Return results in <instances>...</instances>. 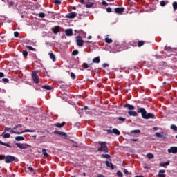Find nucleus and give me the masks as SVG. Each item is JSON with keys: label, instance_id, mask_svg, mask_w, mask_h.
<instances>
[{"label": "nucleus", "instance_id": "obj_1", "mask_svg": "<svg viewBox=\"0 0 177 177\" xmlns=\"http://www.w3.org/2000/svg\"><path fill=\"white\" fill-rule=\"evenodd\" d=\"M137 112L138 114H141V116L144 120H156V115L153 113H147V111L145 108H140L139 106H137Z\"/></svg>", "mask_w": 177, "mask_h": 177}, {"label": "nucleus", "instance_id": "obj_2", "mask_svg": "<svg viewBox=\"0 0 177 177\" xmlns=\"http://www.w3.org/2000/svg\"><path fill=\"white\" fill-rule=\"evenodd\" d=\"M98 145H100V147L97 148V151H102V153H109V147H107L106 142L99 141Z\"/></svg>", "mask_w": 177, "mask_h": 177}, {"label": "nucleus", "instance_id": "obj_3", "mask_svg": "<svg viewBox=\"0 0 177 177\" xmlns=\"http://www.w3.org/2000/svg\"><path fill=\"white\" fill-rule=\"evenodd\" d=\"M4 160L6 164H12L13 161H15V162H19V158L10 155L6 156Z\"/></svg>", "mask_w": 177, "mask_h": 177}, {"label": "nucleus", "instance_id": "obj_4", "mask_svg": "<svg viewBox=\"0 0 177 177\" xmlns=\"http://www.w3.org/2000/svg\"><path fill=\"white\" fill-rule=\"evenodd\" d=\"M38 71H33L32 72V78L35 84H39V77L37 75Z\"/></svg>", "mask_w": 177, "mask_h": 177}, {"label": "nucleus", "instance_id": "obj_5", "mask_svg": "<svg viewBox=\"0 0 177 177\" xmlns=\"http://www.w3.org/2000/svg\"><path fill=\"white\" fill-rule=\"evenodd\" d=\"M10 133H15V135H21V133H26V132H35V130L26 129L22 131H15L13 130L10 131Z\"/></svg>", "mask_w": 177, "mask_h": 177}, {"label": "nucleus", "instance_id": "obj_6", "mask_svg": "<svg viewBox=\"0 0 177 177\" xmlns=\"http://www.w3.org/2000/svg\"><path fill=\"white\" fill-rule=\"evenodd\" d=\"M84 40L82 39V37L77 36L76 37V45L77 46H84Z\"/></svg>", "mask_w": 177, "mask_h": 177}, {"label": "nucleus", "instance_id": "obj_7", "mask_svg": "<svg viewBox=\"0 0 177 177\" xmlns=\"http://www.w3.org/2000/svg\"><path fill=\"white\" fill-rule=\"evenodd\" d=\"M106 132H107V133H109L110 135H111L113 133H115V135H118V136L121 135V132H120L118 131V129H113L112 130L111 129H107Z\"/></svg>", "mask_w": 177, "mask_h": 177}, {"label": "nucleus", "instance_id": "obj_8", "mask_svg": "<svg viewBox=\"0 0 177 177\" xmlns=\"http://www.w3.org/2000/svg\"><path fill=\"white\" fill-rule=\"evenodd\" d=\"M16 146H17L19 147V149H28V147H30V145H28V144H21L20 142H16L15 143Z\"/></svg>", "mask_w": 177, "mask_h": 177}, {"label": "nucleus", "instance_id": "obj_9", "mask_svg": "<svg viewBox=\"0 0 177 177\" xmlns=\"http://www.w3.org/2000/svg\"><path fill=\"white\" fill-rule=\"evenodd\" d=\"M112 50H113L114 52H121V50H122V49L121 48V45L118 44H115L113 45Z\"/></svg>", "mask_w": 177, "mask_h": 177}, {"label": "nucleus", "instance_id": "obj_10", "mask_svg": "<svg viewBox=\"0 0 177 177\" xmlns=\"http://www.w3.org/2000/svg\"><path fill=\"white\" fill-rule=\"evenodd\" d=\"M115 10V13H116L117 15H122V13H124V10H125V8H115L114 9Z\"/></svg>", "mask_w": 177, "mask_h": 177}, {"label": "nucleus", "instance_id": "obj_11", "mask_svg": "<svg viewBox=\"0 0 177 177\" xmlns=\"http://www.w3.org/2000/svg\"><path fill=\"white\" fill-rule=\"evenodd\" d=\"M77 13L75 12H70V13H68L66 15V17L67 19H75V17H77Z\"/></svg>", "mask_w": 177, "mask_h": 177}, {"label": "nucleus", "instance_id": "obj_12", "mask_svg": "<svg viewBox=\"0 0 177 177\" xmlns=\"http://www.w3.org/2000/svg\"><path fill=\"white\" fill-rule=\"evenodd\" d=\"M54 133L55 135H59V136H64L65 138H67V136H68L65 132L59 131H57V130H55L54 131Z\"/></svg>", "mask_w": 177, "mask_h": 177}, {"label": "nucleus", "instance_id": "obj_13", "mask_svg": "<svg viewBox=\"0 0 177 177\" xmlns=\"http://www.w3.org/2000/svg\"><path fill=\"white\" fill-rule=\"evenodd\" d=\"M168 153H172L173 154H176L177 153V147H171L167 149Z\"/></svg>", "mask_w": 177, "mask_h": 177}, {"label": "nucleus", "instance_id": "obj_14", "mask_svg": "<svg viewBox=\"0 0 177 177\" xmlns=\"http://www.w3.org/2000/svg\"><path fill=\"white\" fill-rule=\"evenodd\" d=\"M52 31H53V34H55V35H57L59 31H60V26H55V27H53L52 28Z\"/></svg>", "mask_w": 177, "mask_h": 177}, {"label": "nucleus", "instance_id": "obj_15", "mask_svg": "<svg viewBox=\"0 0 177 177\" xmlns=\"http://www.w3.org/2000/svg\"><path fill=\"white\" fill-rule=\"evenodd\" d=\"M124 109H128V110H130V111H132V110H135V106L133 105H131L129 104H126L124 105Z\"/></svg>", "mask_w": 177, "mask_h": 177}, {"label": "nucleus", "instance_id": "obj_16", "mask_svg": "<svg viewBox=\"0 0 177 177\" xmlns=\"http://www.w3.org/2000/svg\"><path fill=\"white\" fill-rule=\"evenodd\" d=\"M65 34L67 37H72V35H73V29H66L65 30Z\"/></svg>", "mask_w": 177, "mask_h": 177}, {"label": "nucleus", "instance_id": "obj_17", "mask_svg": "<svg viewBox=\"0 0 177 177\" xmlns=\"http://www.w3.org/2000/svg\"><path fill=\"white\" fill-rule=\"evenodd\" d=\"M128 114H129V115H131V117H138V112H136V111H129Z\"/></svg>", "mask_w": 177, "mask_h": 177}, {"label": "nucleus", "instance_id": "obj_18", "mask_svg": "<svg viewBox=\"0 0 177 177\" xmlns=\"http://www.w3.org/2000/svg\"><path fill=\"white\" fill-rule=\"evenodd\" d=\"M64 125H66V122H62V123H55L54 124V126L57 128H62V127H64Z\"/></svg>", "mask_w": 177, "mask_h": 177}, {"label": "nucleus", "instance_id": "obj_19", "mask_svg": "<svg viewBox=\"0 0 177 177\" xmlns=\"http://www.w3.org/2000/svg\"><path fill=\"white\" fill-rule=\"evenodd\" d=\"M105 164L106 167H109V168H111V169H114V165H113V163L109 162V161H106Z\"/></svg>", "mask_w": 177, "mask_h": 177}, {"label": "nucleus", "instance_id": "obj_20", "mask_svg": "<svg viewBox=\"0 0 177 177\" xmlns=\"http://www.w3.org/2000/svg\"><path fill=\"white\" fill-rule=\"evenodd\" d=\"M48 55L50 56V59H51L53 62H55L56 60V56H55L54 53H52V51L49 53Z\"/></svg>", "mask_w": 177, "mask_h": 177}, {"label": "nucleus", "instance_id": "obj_21", "mask_svg": "<svg viewBox=\"0 0 177 177\" xmlns=\"http://www.w3.org/2000/svg\"><path fill=\"white\" fill-rule=\"evenodd\" d=\"M165 170H160L159 173L158 174V176H159V177H165Z\"/></svg>", "mask_w": 177, "mask_h": 177}, {"label": "nucleus", "instance_id": "obj_22", "mask_svg": "<svg viewBox=\"0 0 177 177\" xmlns=\"http://www.w3.org/2000/svg\"><path fill=\"white\" fill-rule=\"evenodd\" d=\"M43 89H46V91H52V87L49 85H44L41 86Z\"/></svg>", "mask_w": 177, "mask_h": 177}, {"label": "nucleus", "instance_id": "obj_23", "mask_svg": "<svg viewBox=\"0 0 177 177\" xmlns=\"http://www.w3.org/2000/svg\"><path fill=\"white\" fill-rule=\"evenodd\" d=\"M0 145H1L2 146H6L7 147H10V148L13 147H12V145H10L6 142H3L1 140H0Z\"/></svg>", "mask_w": 177, "mask_h": 177}, {"label": "nucleus", "instance_id": "obj_24", "mask_svg": "<svg viewBox=\"0 0 177 177\" xmlns=\"http://www.w3.org/2000/svg\"><path fill=\"white\" fill-rule=\"evenodd\" d=\"M93 63H100V57H96L93 59Z\"/></svg>", "mask_w": 177, "mask_h": 177}, {"label": "nucleus", "instance_id": "obj_25", "mask_svg": "<svg viewBox=\"0 0 177 177\" xmlns=\"http://www.w3.org/2000/svg\"><path fill=\"white\" fill-rule=\"evenodd\" d=\"M15 140H17V142H21L22 140H24V137L17 136V137H15Z\"/></svg>", "mask_w": 177, "mask_h": 177}, {"label": "nucleus", "instance_id": "obj_26", "mask_svg": "<svg viewBox=\"0 0 177 177\" xmlns=\"http://www.w3.org/2000/svg\"><path fill=\"white\" fill-rule=\"evenodd\" d=\"M93 5H95V3H92V2H87L86 4V8H92V6H93Z\"/></svg>", "mask_w": 177, "mask_h": 177}, {"label": "nucleus", "instance_id": "obj_27", "mask_svg": "<svg viewBox=\"0 0 177 177\" xmlns=\"http://www.w3.org/2000/svg\"><path fill=\"white\" fill-rule=\"evenodd\" d=\"M159 165L160 167H167V165H169V161H167L166 162H160Z\"/></svg>", "mask_w": 177, "mask_h": 177}, {"label": "nucleus", "instance_id": "obj_28", "mask_svg": "<svg viewBox=\"0 0 177 177\" xmlns=\"http://www.w3.org/2000/svg\"><path fill=\"white\" fill-rule=\"evenodd\" d=\"M8 3V6L9 8H12V6H13V5H15V1H7Z\"/></svg>", "mask_w": 177, "mask_h": 177}, {"label": "nucleus", "instance_id": "obj_29", "mask_svg": "<svg viewBox=\"0 0 177 177\" xmlns=\"http://www.w3.org/2000/svg\"><path fill=\"white\" fill-rule=\"evenodd\" d=\"M147 157L149 158V160H151V158H154V155L153 153H149L147 154Z\"/></svg>", "mask_w": 177, "mask_h": 177}, {"label": "nucleus", "instance_id": "obj_30", "mask_svg": "<svg viewBox=\"0 0 177 177\" xmlns=\"http://www.w3.org/2000/svg\"><path fill=\"white\" fill-rule=\"evenodd\" d=\"M22 55H23L24 59H26V58H27V56H28V52H27V50H23Z\"/></svg>", "mask_w": 177, "mask_h": 177}, {"label": "nucleus", "instance_id": "obj_31", "mask_svg": "<svg viewBox=\"0 0 177 177\" xmlns=\"http://www.w3.org/2000/svg\"><path fill=\"white\" fill-rule=\"evenodd\" d=\"M131 133H134V135H138V133H140V130H139V129L132 130L131 131Z\"/></svg>", "mask_w": 177, "mask_h": 177}, {"label": "nucleus", "instance_id": "obj_32", "mask_svg": "<svg viewBox=\"0 0 177 177\" xmlns=\"http://www.w3.org/2000/svg\"><path fill=\"white\" fill-rule=\"evenodd\" d=\"M42 153H43V156H44L45 157H49V154H48V153L46 152V149H42Z\"/></svg>", "mask_w": 177, "mask_h": 177}, {"label": "nucleus", "instance_id": "obj_33", "mask_svg": "<svg viewBox=\"0 0 177 177\" xmlns=\"http://www.w3.org/2000/svg\"><path fill=\"white\" fill-rule=\"evenodd\" d=\"M92 66V64H86V63H83V67H84V68H89V67H91Z\"/></svg>", "mask_w": 177, "mask_h": 177}, {"label": "nucleus", "instance_id": "obj_34", "mask_svg": "<svg viewBox=\"0 0 177 177\" xmlns=\"http://www.w3.org/2000/svg\"><path fill=\"white\" fill-rule=\"evenodd\" d=\"M160 3V6L164 7V6H165V5H167L168 1H161Z\"/></svg>", "mask_w": 177, "mask_h": 177}, {"label": "nucleus", "instance_id": "obj_35", "mask_svg": "<svg viewBox=\"0 0 177 177\" xmlns=\"http://www.w3.org/2000/svg\"><path fill=\"white\" fill-rule=\"evenodd\" d=\"M145 45V41H140L138 42V48H140V46H143Z\"/></svg>", "mask_w": 177, "mask_h": 177}, {"label": "nucleus", "instance_id": "obj_36", "mask_svg": "<svg viewBox=\"0 0 177 177\" xmlns=\"http://www.w3.org/2000/svg\"><path fill=\"white\" fill-rule=\"evenodd\" d=\"M27 49H29V50H32V52H35V48L31 46H26Z\"/></svg>", "mask_w": 177, "mask_h": 177}, {"label": "nucleus", "instance_id": "obj_37", "mask_svg": "<svg viewBox=\"0 0 177 177\" xmlns=\"http://www.w3.org/2000/svg\"><path fill=\"white\" fill-rule=\"evenodd\" d=\"M118 120H119V121H121L122 122H125V121H127V119L121 116L118 118Z\"/></svg>", "mask_w": 177, "mask_h": 177}, {"label": "nucleus", "instance_id": "obj_38", "mask_svg": "<svg viewBox=\"0 0 177 177\" xmlns=\"http://www.w3.org/2000/svg\"><path fill=\"white\" fill-rule=\"evenodd\" d=\"M105 41L106 42V44H111V42H113V39L109 38V37H106L105 39Z\"/></svg>", "mask_w": 177, "mask_h": 177}, {"label": "nucleus", "instance_id": "obj_39", "mask_svg": "<svg viewBox=\"0 0 177 177\" xmlns=\"http://www.w3.org/2000/svg\"><path fill=\"white\" fill-rule=\"evenodd\" d=\"M173 9H174V12H175V10H177V2L176 1H174L173 3Z\"/></svg>", "mask_w": 177, "mask_h": 177}, {"label": "nucleus", "instance_id": "obj_40", "mask_svg": "<svg viewBox=\"0 0 177 177\" xmlns=\"http://www.w3.org/2000/svg\"><path fill=\"white\" fill-rule=\"evenodd\" d=\"M101 157H102V158H111L110 155H109V154H102Z\"/></svg>", "mask_w": 177, "mask_h": 177}, {"label": "nucleus", "instance_id": "obj_41", "mask_svg": "<svg viewBox=\"0 0 177 177\" xmlns=\"http://www.w3.org/2000/svg\"><path fill=\"white\" fill-rule=\"evenodd\" d=\"M170 128L171 129H173V131H177V127L175 124H171Z\"/></svg>", "mask_w": 177, "mask_h": 177}, {"label": "nucleus", "instance_id": "obj_42", "mask_svg": "<svg viewBox=\"0 0 177 177\" xmlns=\"http://www.w3.org/2000/svg\"><path fill=\"white\" fill-rule=\"evenodd\" d=\"M3 138L5 139H8V138H10V133H6L3 136Z\"/></svg>", "mask_w": 177, "mask_h": 177}, {"label": "nucleus", "instance_id": "obj_43", "mask_svg": "<svg viewBox=\"0 0 177 177\" xmlns=\"http://www.w3.org/2000/svg\"><path fill=\"white\" fill-rule=\"evenodd\" d=\"M54 3H55V5H62V1L55 0Z\"/></svg>", "mask_w": 177, "mask_h": 177}, {"label": "nucleus", "instance_id": "obj_44", "mask_svg": "<svg viewBox=\"0 0 177 177\" xmlns=\"http://www.w3.org/2000/svg\"><path fill=\"white\" fill-rule=\"evenodd\" d=\"M117 175H118V177L124 176V175L122 174V172H121V171H117Z\"/></svg>", "mask_w": 177, "mask_h": 177}, {"label": "nucleus", "instance_id": "obj_45", "mask_svg": "<svg viewBox=\"0 0 177 177\" xmlns=\"http://www.w3.org/2000/svg\"><path fill=\"white\" fill-rule=\"evenodd\" d=\"M78 50H73V52H72V55L73 56H77V55H78Z\"/></svg>", "mask_w": 177, "mask_h": 177}, {"label": "nucleus", "instance_id": "obj_46", "mask_svg": "<svg viewBox=\"0 0 177 177\" xmlns=\"http://www.w3.org/2000/svg\"><path fill=\"white\" fill-rule=\"evenodd\" d=\"M71 77L72 78V80H75V78H77V76H75V74H74V73L71 72Z\"/></svg>", "mask_w": 177, "mask_h": 177}, {"label": "nucleus", "instance_id": "obj_47", "mask_svg": "<svg viewBox=\"0 0 177 177\" xmlns=\"http://www.w3.org/2000/svg\"><path fill=\"white\" fill-rule=\"evenodd\" d=\"M39 17H41V19H44V17H45V13L44 12L39 13Z\"/></svg>", "mask_w": 177, "mask_h": 177}, {"label": "nucleus", "instance_id": "obj_48", "mask_svg": "<svg viewBox=\"0 0 177 177\" xmlns=\"http://www.w3.org/2000/svg\"><path fill=\"white\" fill-rule=\"evenodd\" d=\"M165 50H167L168 52H171V50H172V48L171 47L165 46Z\"/></svg>", "mask_w": 177, "mask_h": 177}, {"label": "nucleus", "instance_id": "obj_49", "mask_svg": "<svg viewBox=\"0 0 177 177\" xmlns=\"http://www.w3.org/2000/svg\"><path fill=\"white\" fill-rule=\"evenodd\" d=\"M156 138H162V134L160 133H156Z\"/></svg>", "mask_w": 177, "mask_h": 177}, {"label": "nucleus", "instance_id": "obj_50", "mask_svg": "<svg viewBox=\"0 0 177 177\" xmlns=\"http://www.w3.org/2000/svg\"><path fill=\"white\" fill-rule=\"evenodd\" d=\"M103 1H102V5H103L104 6H109V3L106 1H104V0H102Z\"/></svg>", "mask_w": 177, "mask_h": 177}, {"label": "nucleus", "instance_id": "obj_51", "mask_svg": "<svg viewBox=\"0 0 177 177\" xmlns=\"http://www.w3.org/2000/svg\"><path fill=\"white\" fill-rule=\"evenodd\" d=\"M28 171H30V172H35V169H34V168H32V167H29L28 168Z\"/></svg>", "mask_w": 177, "mask_h": 177}, {"label": "nucleus", "instance_id": "obj_52", "mask_svg": "<svg viewBox=\"0 0 177 177\" xmlns=\"http://www.w3.org/2000/svg\"><path fill=\"white\" fill-rule=\"evenodd\" d=\"M2 81H3V82L8 83V82H9V79H8V78H3Z\"/></svg>", "mask_w": 177, "mask_h": 177}, {"label": "nucleus", "instance_id": "obj_53", "mask_svg": "<svg viewBox=\"0 0 177 177\" xmlns=\"http://www.w3.org/2000/svg\"><path fill=\"white\" fill-rule=\"evenodd\" d=\"M5 160V156L0 154V161H2V160Z\"/></svg>", "mask_w": 177, "mask_h": 177}, {"label": "nucleus", "instance_id": "obj_54", "mask_svg": "<svg viewBox=\"0 0 177 177\" xmlns=\"http://www.w3.org/2000/svg\"><path fill=\"white\" fill-rule=\"evenodd\" d=\"M19 35V32H14V36L15 37V38H18Z\"/></svg>", "mask_w": 177, "mask_h": 177}, {"label": "nucleus", "instance_id": "obj_55", "mask_svg": "<svg viewBox=\"0 0 177 177\" xmlns=\"http://www.w3.org/2000/svg\"><path fill=\"white\" fill-rule=\"evenodd\" d=\"M109 64H107V63H104V64H102V67H104V68H106V67H109Z\"/></svg>", "mask_w": 177, "mask_h": 177}, {"label": "nucleus", "instance_id": "obj_56", "mask_svg": "<svg viewBox=\"0 0 177 177\" xmlns=\"http://www.w3.org/2000/svg\"><path fill=\"white\" fill-rule=\"evenodd\" d=\"M106 12H107L108 13H111V8L108 7V8H106Z\"/></svg>", "mask_w": 177, "mask_h": 177}, {"label": "nucleus", "instance_id": "obj_57", "mask_svg": "<svg viewBox=\"0 0 177 177\" xmlns=\"http://www.w3.org/2000/svg\"><path fill=\"white\" fill-rule=\"evenodd\" d=\"M21 124H17L15 127L13 128V129H16V128H21Z\"/></svg>", "mask_w": 177, "mask_h": 177}, {"label": "nucleus", "instance_id": "obj_58", "mask_svg": "<svg viewBox=\"0 0 177 177\" xmlns=\"http://www.w3.org/2000/svg\"><path fill=\"white\" fill-rule=\"evenodd\" d=\"M3 77H5V74H3L2 72H0V78H3Z\"/></svg>", "mask_w": 177, "mask_h": 177}, {"label": "nucleus", "instance_id": "obj_59", "mask_svg": "<svg viewBox=\"0 0 177 177\" xmlns=\"http://www.w3.org/2000/svg\"><path fill=\"white\" fill-rule=\"evenodd\" d=\"M124 174H125L126 175H128L129 172L126 169H124Z\"/></svg>", "mask_w": 177, "mask_h": 177}, {"label": "nucleus", "instance_id": "obj_60", "mask_svg": "<svg viewBox=\"0 0 177 177\" xmlns=\"http://www.w3.org/2000/svg\"><path fill=\"white\" fill-rule=\"evenodd\" d=\"M80 3L84 5V3H85V0H80Z\"/></svg>", "mask_w": 177, "mask_h": 177}, {"label": "nucleus", "instance_id": "obj_61", "mask_svg": "<svg viewBox=\"0 0 177 177\" xmlns=\"http://www.w3.org/2000/svg\"><path fill=\"white\" fill-rule=\"evenodd\" d=\"M82 110H89L88 106H85L84 108L82 109Z\"/></svg>", "mask_w": 177, "mask_h": 177}, {"label": "nucleus", "instance_id": "obj_62", "mask_svg": "<svg viewBox=\"0 0 177 177\" xmlns=\"http://www.w3.org/2000/svg\"><path fill=\"white\" fill-rule=\"evenodd\" d=\"M75 144L73 145V147H78V145L77 144V142H74Z\"/></svg>", "mask_w": 177, "mask_h": 177}, {"label": "nucleus", "instance_id": "obj_63", "mask_svg": "<svg viewBox=\"0 0 177 177\" xmlns=\"http://www.w3.org/2000/svg\"><path fill=\"white\" fill-rule=\"evenodd\" d=\"M5 131H7L8 132H9V131H10V128L6 127V128L5 129Z\"/></svg>", "mask_w": 177, "mask_h": 177}, {"label": "nucleus", "instance_id": "obj_64", "mask_svg": "<svg viewBox=\"0 0 177 177\" xmlns=\"http://www.w3.org/2000/svg\"><path fill=\"white\" fill-rule=\"evenodd\" d=\"M97 177H104V176L102 175V174H100V175L97 176Z\"/></svg>", "mask_w": 177, "mask_h": 177}]
</instances>
